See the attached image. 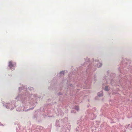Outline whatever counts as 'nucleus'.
I'll use <instances>...</instances> for the list:
<instances>
[{"label":"nucleus","instance_id":"obj_1","mask_svg":"<svg viewBox=\"0 0 132 132\" xmlns=\"http://www.w3.org/2000/svg\"><path fill=\"white\" fill-rule=\"evenodd\" d=\"M9 66L10 69H14L16 66V64L15 63L10 61L9 63Z\"/></svg>","mask_w":132,"mask_h":132},{"label":"nucleus","instance_id":"obj_2","mask_svg":"<svg viewBox=\"0 0 132 132\" xmlns=\"http://www.w3.org/2000/svg\"><path fill=\"white\" fill-rule=\"evenodd\" d=\"M109 90L108 87L107 86H105V90L106 91H108Z\"/></svg>","mask_w":132,"mask_h":132},{"label":"nucleus","instance_id":"obj_3","mask_svg":"<svg viewBox=\"0 0 132 132\" xmlns=\"http://www.w3.org/2000/svg\"><path fill=\"white\" fill-rule=\"evenodd\" d=\"M75 109L77 111H78L79 110V107L78 106H76L75 107Z\"/></svg>","mask_w":132,"mask_h":132},{"label":"nucleus","instance_id":"obj_4","mask_svg":"<svg viewBox=\"0 0 132 132\" xmlns=\"http://www.w3.org/2000/svg\"><path fill=\"white\" fill-rule=\"evenodd\" d=\"M103 94V93H102V92H101V94H100V95H99V94H98V95L99 97H100V96H102Z\"/></svg>","mask_w":132,"mask_h":132},{"label":"nucleus","instance_id":"obj_5","mask_svg":"<svg viewBox=\"0 0 132 132\" xmlns=\"http://www.w3.org/2000/svg\"><path fill=\"white\" fill-rule=\"evenodd\" d=\"M64 72L63 71H62L60 72V74H64Z\"/></svg>","mask_w":132,"mask_h":132},{"label":"nucleus","instance_id":"obj_6","mask_svg":"<svg viewBox=\"0 0 132 132\" xmlns=\"http://www.w3.org/2000/svg\"><path fill=\"white\" fill-rule=\"evenodd\" d=\"M100 65H101V66L102 65L101 64H100Z\"/></svg>","mask_w":132,"mask_h":132}]
</instances>
